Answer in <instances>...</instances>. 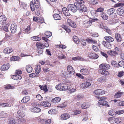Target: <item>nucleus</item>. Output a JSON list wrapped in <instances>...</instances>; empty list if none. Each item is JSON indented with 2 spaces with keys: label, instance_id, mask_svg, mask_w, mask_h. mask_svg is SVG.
I'll list each match as a JSON object with an SVG mask.
<instances>
[{
  "label": "nucleus",
  "instance_id": "1",
  "mask_svg": "<svg viewBox=\"0 0 124 124\" xmlns=\"http://www.w3.org/2000/svg\"><path fill=\"white\" fill-rule=\"evenodd\" d=\"M55 88L57 90L62 91L66 90L69 88L67 84L61 83L56 85L55 86Z\"/></svg>",
  "mask_w": 124,
  "mask_h": 124
},
{
  "label": "nucleus",
  "instance_id": "2",
  "mask_svg": "<svg viewBox=\"0 0 124 124\" xmlns=\"http://www.w3.org/2000/svg\"><path fill=\"white\" fill-rule=\"evenodd\" d=\"M67 8L68 9L70 10L71 11L73 12H75L77 10L80 9L77 5H76L75 3L74 4H69Z\"/></svg>",
  "mask_w": 124,
  "mask_h": 124
},
{
  "label": "nucleus",
  "instance_id": "3",
  "mask_svg": "<svg viewBox=\"0 0 124 124\" xmlns=\"http://www.w3.org/2000/svg\"><path fill=\"white\" fill-rule=\"evenodd\" d=\"M85 80L86 82L83 83L81 85L82 88H86L91 85V83L90 82L92 80L91 78L90 79L86 78Z\"/></svg>",
  "mask_w": 124,
  "mask_h": 124
},
{
  "label": "nucleus",
  "instance_id": "4",
  "mask_svg": "<svg viewBox=\"0 0 124 124\" xmlns=\"http://www.w3.org/2000/svg\"><path fill=\"white\" fill-rule=\"evenodd\" d=\"M100 69L108 70L110 68V65L107 64H102L99 66Z\"/></svg>",
  "mask_w": 124,
  "mask_h": 124
},
{
  "label": "nucleus",
  "instance_id": "5",
  "mask_svg": "<svg viewBox=\"0 0 124 124\" xmlns=\"http://www.w3.org/2000/svg\"><path fill=\"white\" fill-rule=\"evenodd\" d=\"M76 2L74 3L79 8H81L83 6L84 4V1L83 0H75Z\"/></svg>",
  "mask_w": 124,
  "mask_h": 124
},
{
  "label": "nucleus",
  "instance_id": "6",
  "mask_svg": "<svg viewBox=\"0 0 124 124\" xmlns=\"http://www.w3.org/2000/svg\"><path fill=\"white\" fill-rule=\"evenodd\" d=\"M93 93L96 95H101L105 93V92L101 89H97L94 91Z\"/></svg>",
  "mask_w": 124,
  "mask_h": 124
},
{
  "label": "nucleus",
  "instance_id": "7",
  "mask_svg": "<svg viewBox=\"0 0 124 124\" xmlns=\"http://www.w3.org/2000/svg\"><path fill=\"white\" fill-rule=\"evenodd\" d=\"M80 72L83 75H85L89 74V71L86 68H82L81 69Z\"/></svg>",
  "mask_w": 124,
  "mask_h": 124
},
{
  "label": "nucleus",
  "instance_id": "8",
  "mask_svg": "<svg viewBox=\"0 0 124 124\" xmlns=\"http://www.w3.org/2000/svg\"><path fill=\"white\" fill-rule=\"evenodd\" d=\"M16 119L17 124H19L22 122H25L26 121L23 118V117H18Z\"/></svg>",
  "mask_w": 124,
  "mask_h": 124
},
{
  "label": "nucleus",
  "instance_id": "9",
  "mask_svg": "<svg viewBox=\"0 0 124 124\" xmlns=\"http://www.w3.org/2000/svg\"><path fill=\"white\" fill-rule=\"evenodd\" d=\"M91 21L90 20H84L83 24L86 28H88L92 24Z\"/></svg>",
  "mask_w": 124,
  "mask_h": 124
},
{
  "label": "nucleus",
  "instance_id": "10",
  "mask_svg": "<svg viewBox=\"0 0 124 124\" xmlns=\"http://www.w3.org/2000/svg\"><path fill=\"white\" fill-rule=\"evenodd\" d=\"M7 18L4 15L0 16V24L3 25L6 22Z\"/></svg>",
  "mask_w": 124,
  "mask_h": 124
},
{
  "label": "nucleus",
  "instance_id": "11",
  "mask_svg": "<svg viewBox=\"0 0 124 124\" xmlns=\"http://www.w3.org/2000/svg\"><path fill=\"white\" fill-rule=\"evenodd\" d=\"M67 70L69 72L70 75H73L75 73V71L73 67L70 65H68L67 67Z\"/></svg>",
  "mask_w": 124,
  "mask_h": 124
},
{
  "label": "nucleus",
  "instance_id": "12",
  "mask_svg": "<svg viewBox=\"0 0 124 124\" xmlns=\"http://www.w3.org/2000/svg\"><path fill=\"white\" fill-rule=\"evenodd\" d=\"M68 23L69 25L73 28H75L76 27V25L73 21H72L70 19H68L67 20Z\"/></svg>",
  "mask_w": 124,
  "mask_h": 124
},
{
  "label": "nucleus",
  "instance_id": "13",
  "mask_svg": "<svg viewBox=\"0 0 124 124\" xmlns=\"http://www.w3.org/2000/svg\"><path fill=\"white\" fill-rule=\"evenodd\" d=\"M10 28V30L12 33H14L16 31L17 27L15 24H12Z\"/></svg>",
  "mask_w": 124,
  "mask_h": 124
},
{
  "label": "nucleus",
  "instance_id": "14",
  "mask_svg": "<svg viewBox=\"0 0 124 124\" xmlns=\"http://www.w3.org/2000/svg\"><path fill=\"white\" fill-rule=\"evenodd\" d=\"M10 67V65L9 64H5L1 67V69L2 70H8Z\"/></svg>",
  "mask_w": 124,
  "mask_h": 124
},
{
  "label": "nucleus",
  "instance_id": "15",
  "mask_svg": "<svg viewBox=\"0 0 124 124\" xmlns=\"http://www.w3.org/2000/svg\"><path fill=\"white\" fill-rule=\"evenodd\" d=\"M99 72L100 74L104 75H108L109 73L108 71L102 69H99Z\"/></svg>",
  "mask_w": 124,
  "mask_h": 124
},
{
  "label": "nucleus",
  "instance_id": "16",
  "mask_svg": "<svg viewBox=\"0 0 124 124\" xmlns=\"http://www.w3.org/2000/svg\"><path fill=\"white\" fill-rule=\"evenodd\" d=\"M62 10L63 13L66 16H69L70 14L69 12V10L65 7L63 8Z\"/></svg>",
  "mask_w": 124,
  "mask_h": 124
},
{
  "label": "nucleus",
  "instance_id": "17",
  "mask_svg": "<svg viewBox=\"0 0 124 124\" xmlns=\"http://www.w3.org/2000/svg\"><path fill=\"white\" fill-rule=\"evenodd\" d=\"M57 55V57L60 59H64L66 58L65 55L63 54L60 51L58 52V54Z\"/></svg>",
  "mask_w": 124,
  "mask_h": 124
},
{
  "label": "nucleus",
  "instance_id": "18",
  "mask_svg": "<svg viewBox=\"0 0 124 124\" xmlns=\"http://www.w3.org/2000/svg\"><path fill=\"white\" fill-rule=\"evenodd\" d=\"M115 9L113 8H111L107 10L106 13L109 15V16H112V14L115 12Z\"/></svg>",
  "mask_w": 124,
  "mask_h": 124
},
{
  "label": "nucleus",
  "instance_id": "19",
  "mask_svg": "<svg viewBox=\"0 0 124 124\" xmlns=\"http://www.w3.org/2000/svg\"><path fill=\"white\" fill-rule=\"evenodd\" d=\"M40 105L46 107H49L51 106V104L50 103L45 101L41 102L40 103Z\"/></svg>",
  "mask_w": 124,
  "mask_h": 124
},
{
  "label": "nucleus",
  "instance_id": "20",
  "mask_svg": "<svg viewBox=\"0 0 124 124\" xmlns=\"http://www.w3.org/2000/svg\"><path fill=\"white\" fill-rule=\"evenodd\" d=\"M13 51V49L11 48L7 47L5 48L3 51L5 54H9L12 52Z\"/></svg>",
  "mask_w": 124,
  "mask_h": 124
},
{
  "label": "nucleus",
  "instance_id": "21",
  "mask_svg": "<svg viewBox=\"0 0 124 124\" xmlns=\"http://www.w3.org/2000/svg\"><path fill=\"white\" fill-rule=\"evenodd\" d=\"M102 44L104 46L109 49H110L111 47V45L109 43L107 42L106 41L102 42Z\"/></svg>",
  "mask_w": 124,
  "mask_h": 124
},
{
  "label": "nucleus",
  "instance_id": "22",
  "mask_svg": "<svg viewBox=\"0 0 124 124\" xmlns=\"http://www.w3.org/2000/svg\"><path fill=\"white\" fill-rule=\"evenodd\" d=\"M30 110L32 112L39 113L41 111V109L39 108L35 107L31 108Z\"/></svg>",
  "mask_w": 124,
  "mask_h": 124
},
{
  "label": "nucleus",
  "instance_id": "23",
  "mask_svg": "<svg viewBox=\"0 0 124 124\" xmlns=\"http://www.w3.org/2000/svg\"><path fill=\"white\" fill-rule=\"evenodd\" d=\"M88 56L91 59H96L99 56L97 54L95 53H92L89 54Z\"/></svg>",
  "mask_w": 124,
  "mask_h": 124
},
{
  "label": "nucleus",
  "instance_id": "24",
  "mask_svg": "<svg viewBox=\"0 0 124 124\" xmlns=\"http://www.w3.org/2000/svg\"><path fill=\"white\" fill-rule=\"evenodd\" d=\"M115 38L118 42H120L121 41L122 38L120 35L118 33H116L115 34Z\"/></svg>",
  "mask_w": 124,
  "mask_h": 124
},
{
  "label": "nucleus",
  "instance_id": "25",
  "mask_svg": "<svg viewBox=\"0 0 124 124\" xmlns=\"http://www.w3.org/2000/svg\"><path fill=\"white\" fill-rule=\"evenodd\" d=\"M98 103L99 104L103 106L107 105L108 104V102L103 100H100L98 101Z\"/></svg>",
  "mask_w": 124,
  "mask_h": 124
},
{
  "label": "nucleus",
  "instance_id": "26",
  "mask_svg": "<svg viewBox=\"0 0 124 124\" xmlns=\"http://www.w3.org/2000/svg\"><path fill=\"white\" fill-rule=\"evenodd\" d=\"M107 53L108 54L112 56L116 55L118 54V52L116 51L112 50H109L108 51Z\"/></svg>",
  "mask_w": 124,
  "mask_h": 124
},
{
  "label": "nucleus",
  "instance_id": "27",
  "mask_svg": "<svg viewBox=\"0 0 124 124\" xmlns=\"http://www.w3.org/2000/svg\"><path fill=\"white\" fill-rule=\"evenodd\" d=\"M12 78L15 80H19L22 78V77L19 75H13L11 77Z\"/></svg>",
  "mask_w": 124,
  "mask_h": 124
},
{
  "label": "nucleus",
  "instance_id": "28",
  "mask_svg": "<svg viewBox=\"0 0 124 124\" xmlns=\"http://www.w3.org/2000/svg\"><path fill=\"white\" fill-rule=\"evenodd\" d=\"M123 94V92L119 91L115 94L114 95L115 97L116 98H119L121 97Z\"/></svg>",
  "mask_w": 124,
  "mask_h": 124
},
{
  "label": "nucleus",
  "instance_id": "29",
  "mask_svg": "<svg viewBox=\"0 0 124 124\" xmlns=\"http://www.w3.org/2000/svg\"><path fill=\"white\" fill-rule=\"evenodd\" d=\"M104 39H105L107 41V42L109 43L112 42L114 41L113 39L111 37H104Z\"/></svg>",
  "mask_w": 124,
  "mask_h": 124
},
{
  "label": "nucleus",
  "instance_id": "30",
  "mask_svg": "<svg viewBox=\"0 0 124 124\" xmlns=\"http://www.w3.org/2000/svg\"><path fill=\"white\" fill-rule=\"evenodd\" d=\"M90 106V104L88 103L87 102H85L83 103L81 107L82 108L85 109L89 108Z\"/></svg>",
  "mask_w": 124,
  "mask_h": 124
},
{
  "label": "nucleus",
  "instance_id": "31",
  "mask_svg": "<svg viewBox=\"0 0 124 124\" xmlns=\"http://www.w3.org/2000/svg\"><path fill=\"white\" fill-rule=\"evenodd\" d=\"M54 18L55 20H60L61 19V15L60 14H54Z\"/></svg>",
  "mask_w": 124,
  "mask_h": 124
},
{
  "label": "nucleus",
  "instance_id": "32",
  "mask_svg": "<svg viewBox=\"0 0 124 124\" xmlns=\"http://www.w3.org/2000/svg\"><path fill=\"white\" fill-rule=\"evenodd\" d=\"M30 99V97L29 96H26L24 97L21 100L22 102L26 103L28 102Z\"/></svg>",
  "mask_w": 124,
  "mask_h": 124
},
{
  "label": "nucleus",
  "instance_id": "33",
  "mask_svg": "<svg viewBox=\"0 0 124 124\" xmlns=\"http://www.w3.org/2000/svg\"><path fill=\"white\" fill-rule=\"evenodd\" d=\"M79 10L80 12H87L88 10L87 8L86 7L83 5V6L81 8H80Z\"/></svg>",
  "mask_w": 124,
  "mask_h": 124
},
{
  "label": "nucleus",
  "instance_id": "34",
  "mask_svg": "<svg viewBox=\"0 0 124 124\" xmlns=\"http://www.w3.org/2000/svg\"><path fill=\"white\" fill-rule=\"evenodd\" d=\"M26 70L28 73H31L32 71V68L30 65H28L26 66Z\"/></svg>",
  "mask_w": 124,
  "mask_h": 124
},
{
  "label": "nucleus",
  "instance_id": "35",
  "mask_svg": "<svg viewBox=\"0 0 124 124\" xmlns=\"http://www.w3.org/2000/svg\"><path fill=\"white\" fill-rule=\"evenodd\" d=\"M61 100V98L60 97H55L52 100V102L54 103H56L59 102Z\"/></svg>",
  "mask_w": 124,
  "mask_h": 124
},
{
  "label": "nucleus",
  "instance_id": "36",
  "mask_svg": "<svg viewBox=\"0 0 124 124\" xmlns=\"http://www.w3.org/2000/svg\"><path fill=\"white\" fill-rule=\"evenodd\" d=\"M104 8H102L100 7L98 8L97 10H94L92 11V12H94L95 13H97L98 12H100L101 13L103 12Z\"/></svg>",
  "mask_w": 124,
  "mask_h": 124
},
{
  "label": "nucleus",
  "instance_id": "37",
  "mask_svg": "<svg viewBox=\"0 0 124 124\" xmlns=\"http://www.w3.org/2000/svg\"><path fill=\"white\" fill-rule=\"evenodd\" d=\"M124 12V10L123 9L119 8L117 10V14L119 15H121L123 14Z\"/></svg>",
  "mask_w": 124,
  "mask_h": 124
},
{
  "label": "nucleus",
  "instance_id": "38",
  "mask_svg": "<svg viewBox=\"0 0 124 124\" xmlns=\"http://www.w3.org/2000/svg\"><path fill=\"white\" fill-rule=\"evenodd\" d=\"M9 124H17L16 119L11 118L9 121Z\"/></svg>",
  "mask_w": 124,
  "mask_h": 124
},
{
  "label": "nucleus",
  "instance_id": "39",
  "mask_svg": "<svg viewBox=\"0 0 124 124\" xmlns=\"http://www.w3.org/2000/svg\"><path fill=\"white\" fill-rule=\"evenodd\" d=\"M34 2L36 8H38L40 6L39 1L38 0H34Z\"/></svg>",
  "mask_w": 124,
  "mask_h": 124
},
{
  "label": "nucleus",
  "instance_id": "40",
  "mask_svg": "<svg viewBox=\"0 0 124 124\" xmlns=\"http://www.w3.org/2000/svg\"><path fill=\"white\" fill-rule=\"evenodd\" d=\"M36 46L38 48H44V45L43 44L39 42H37L36 44Z\"/></svg>",
  "mask_w": 124,
  "mask_h": 124
},
{
  "label": "nucleus",
  "instance_id": "41",
  "mask_svg": "<svg viewBox=\"0 0 124 124\" xmlns=\"http://www.w3.org/2000/svg\"><path fill=\"white\" fill-rule=\"evenodd\" d=\"M31 39L34 41H39L41 40V38L37 36L31 37Z\"/></svg>",
  "mask_w": 124,
  "mask_h": 124
},
{
  "label": "nucleus",
  "instance_id": "42",
  "mask_svg": "<svg viewBox=\"0 0 124 124\" xmlns=\"http://www.w3.org/2000/svg\"><path fill=\"white\" fill-rule=\"evenodd\" d=\"M101 17L104 20H106L107 19L108 16L105 13L103 12L101 14Z\"/></svg>",
  "mask_w": 124,
  "mask_h": 124
},
{
  "label": "nucleus",
  "instance_id": "43",
  "mask_svg": "<svg viewBox=\"0 0 124 124\" xmlns=\"http://www.w3.org/2000/svg\"><path fill=\"white\" fill-rule=\"evenodd\" d=\"M40 67L39 66H36V69L35 72L36 74H39L40 71Z\"/></svg>",
  "mask_w": 124,
  "mask_h": 124
},
{
  "label": "nucleus",
  "instance_id": "44",
  "mask_svg": "<svg viewBox=\"0 0 124 124\" xmlns=\"http://www.w3.org/2000/svg\"><path fill=\"white\" fill-rule=\"evenodd\" d=\"M72 59L75 61L77 60L83 61L84 60V59L83 58L79 56H78L74 57H73L72 58Z\"/></svg>",
  "mask_w": 124,
  "mask_h": 124
},
{
  "label": "nucleus",
  "instance_id": "45",
  "mask_svg": "<svg viewBox=\"0 0 124 124\" xmlns=\"http://www.w3.org/2000/svg\"><path fill=\"white\" fill-rule=\"evenodd\" d=\"M73 40L76 43L78 44L79 43V41L77 36H74L73 37Z\"/></svg>",
  "mask_w": 124,
  "mask_h": 124
},
{
  "label": "nucleus",
  "instance_id": "46",
  "mask_svg": "<svg viewBox=\"0 0 124 124\" xmlns=\"http://www.w3.org/2000/svg\"><path fill=\"white\" fill-rule=\"evenodd\" d=\"M9 26V25L8 24H7L5 25H3L2 26V30H3L4 31H8V27Z\"/></svg>",
  "mask_w": 124,
  "mask_h": 124
},
{
  "label": "nucleus",
  "instance_id": "47",
  "mask_svg": "<svg viewBox=\"0 0 124 124\" xmlns=\"http://www.w3.org/2000/svg\"><path fill=\"white\" fill-rule=\"evenodd\" d=\"M39 87H40L41 90L44 91L45 92L47 91V87L46 85H43L42 86L41 85H39Z\"/></svg>",
  "mask_w": 124,
  "mask_h": 124
},
{
  "label": "nucleus",
  "instance_id": "48",
  "mask_svg": "<svg viewBox=\"0 0 124 124\" xmlns=\"http://www.w3.org/2000/svg\"><path fill=\"white\" fill-rule=\"evenodd\" d=\"M86 40L87 42L89 43H95L97 42L96 41L93 40L91 39L88 38L86 39Z\"/></svg>",
  "mask_w": 124,
  "mask_h": 124
},
{
  "label": "nucleus",
  "instance_id": "49",
  "mask_svg": "<svg viewBox=\"0 0 124 124\" xmlns=\"http://www.w3.org/2000/svg\"><path fill=\"white\" fill-rule=\"evenodd\" d=\"M19 57L18 56H13L10 58V60L11 61H16L19 59Z\"/></svg>",
  "mask_w": 124,
  "mask_h": 124
},
{
  "label": "nucleus",
  "instance_id": "50",
  "mask_svg": "<svg viewBox=\"0 0 124 124\" xmlns=\"http://www.w3.org/2000/svg\"><path fill=\"white\" fill-rule=\"evenodd\" d=\"M30 6L31 10L32 11L35 10L34 5L32 1H31L30 2Z\"/></svg>",
  "mask_w": 124,
  "mask_h": 124
},
{
  "label": "nucleus",
  "instance_id": "51",
  "mask_svg": "<svg viewBox=\"0 0 124 124\" xmlns=\"http://www.w3.org/2000/svg\"><path fill=\"white\" fill-rule=\"evenodd\" d=\"M15 88V87L14 86L12 85H7L5 87V89H14Z\"/></svg>",
  "mask_w": 124,
  "mask_h": 124
},
{
  "label": "nucleus",
  "instance_id": "52",
  "mask_svg": "<svg viewBox=\"0 0 124 124\" xmlns=\"http://www.w3.org/2000/svg\"><path fill=\"white\" fill-rule=\"evenodd\" d=\"M105 30L109 34H111V30H110L106 26H105L104 27Z\"/></svg>",
  "mask_w": 124,
  "mask_h": 124
},
{
  "label": "nucleus",
  "instance_id": "53",
  "mask_svg": "<svg viewBox=\"0 0 124 124\" xmlns=\"http://www.w3.org/2000/svg\"><path fill=\"white\" fill-rule=\"evenodd\" d=\"M43 48H38L37 50V52L39 54H42L43 53Z\"/></svg>",
  "mask_w": 124,
  "mask_h": 124
},
{
  "label": "nucleus",
  "instance_id": "54",
  "mask_svg": "<svg viewBox=\"0 0 124 124\" xmlns=\"http://www.w3.org/2000/svg\"><path fill=\"white\" fill-rule=\"evenodd\" d=\"M105 78L103 76L98 78V81L101 83L102 82L104 81Z\"/></svg>",
  "mask_w": 124,
  "mask_h": 124
},
{
  "label": "nucleus",
  "instance_id": "55",
  "mask_svg": "<svg viewBox=\"0 0 124 124\" xmlns=\"http://www.w3.org/2000/svg\"><path fill=\"white\" fill-rule=\"evenodd\" d=\"M45 35L47 37L49 38L52 35V33L51 32L47 31L45 33Z\"/></svg>",
  "mask_w": 124,
  "mask_h": 124
},
{
  "label": "nucleus",
  "instance_id": "56",
  "mask_svg": "<svg viewBox=\"0 0 124 124\" xmlns=\"http://www.w3.org/2000/svg\"><path fill=\"white\" fill-rule=\"evenodd\" d=\"M124 5V3H117L115 5V7H119L122 6Z\"/></svg>",
  "mask_w": 124,
  "mask_h": 124
},
{
  "label": "nucleus",
  "instance_id": "57",
  "mask_svg": "<svg viewBox=\"0 0 124 124\" xmlns=\"http://www.w3.org/2000/svg\"><path fill=\"white\" fill-rule=\"evenodd\" d=\"M114 121L115 123H118L120 122L121 120L119 118H117L114 119Z\"/></svg>",
  "mask_w": 124,
  "mask_h": 124
},
{
  "label": "nucleus",
  "instance_id": "58",
  "mask_svg": "<svg viewBox=\"0 0 124 124\" xmlns=\"http://www.w3.org/2000/svg\"><path fill=\"white\" fill-rule=\"evenodd\" d=\"M56 113V111L54 109H51L48 111L49 114H55Z\"/></svg>",
  "mask_w": 124,
  "mask_h": 124
},
{
  "label": "nucleus",
  "instance_id": "59",
  "mask_svg": "<svg viewBox=\"0 0 124 124\" xmlns=\"http://www.w3.org/2000/svg\"><path fill=\"white\" fill-rule=\"evenodd\" d=\"M29 76L31 77L34 78L37 77H38L37 74L36 73H31L29 75Z\"/></svg>",
  "mask_w": 124,
  "mask_h": 124
},
{
  "label": "nucleus",
  "instance_id": "60",
  "mask_svg": "<svg viewBox=\"0 0 124 124\" xmlns=\"http://www.w3.org/2000/svg\"><path fill=\"white\" fill-rule=\"evenodd\" d=\"M81 111L77 110L73 111L72 115H75L78 114H80L81 113Z\"/></svg>",
  "mask_w": 124,
  "mask_h": 124
},
{
  "label": "nucleus",
  "instance_id": "61",
  "mask_svg": "<svg viewBox=\"0 0 124 124\" xmlns=\"http://www.w3.org/2000/svg\"><path fill=\"white\" fill-rule=\"evenodd\" d=\"M109 24H113L116 23V21L115 19H113L111 20H110L109 21Z\"/></svg>",
  "mask_w": 124,
  "mask_h": 124
},
{
  "label": "nucleus",
  "instance_id": "62",
  "mask_svg": "<svg viewBox=\"0 0 124 124\" xmlns=\"http://www.w3.org/2000/svg\"><path fill=\"white\" fill-rule=\"evenodd\" d=\"M115 113L114 111L113 110H111L108 112V114L109 115L111 116H113L114 115Z\"/></svg>",
  "mask_w": 124,
  "mask_h": 124
},
{
  "label": "nucleus",
  "instance_id": "63",
  "mask_svg": "<svg viewBox=\"0 0 124 124\" xmlns=\"http://www.w3.org/2000/svg\"><path fill=\"white\" fill-rule=\"evenodd\" d=\"M42 68L43 71L45 72H48L49 70V68L46 67H42Z\"/></svg>",
  "mask_w": 124,
  "mask_h": 124
},
{
  "label": "nucleus",
  "instance_id": "64",
  "mask_svg": "<svg viewBox=\"0 0 124 124\" xmlns=\"http://www.w3.org/2000/svg\"><path fill=\"white\" fill-rule=\"evenodd\" d=\"M118 65L119 66L122 67L124 65V62L123 61H120L118 63Z\"/></svg>",
  "mask_w": 124,
  "mask_h": 124
}]
</instances>
